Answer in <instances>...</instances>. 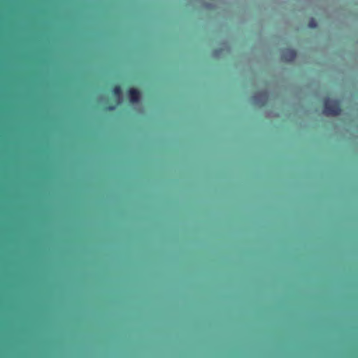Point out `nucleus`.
Masks as SVG:
<instances>
[{
	"label": "nucleus",
	"instance_id": "obj_7",
	"mask_svg": "<svg viewBox=\"0 0 358 358\" xmlns=\"http://www.w3.org/2000/svg\"><path fill=\"white\" fill-rule=\"evenodd\" d=\"M108 109H109V110H113V109H114V106H110V107L108 108Z\"/></svg>",
	"mask_w": 358,
	"mask_h": 358
},
{
	"label": "nucleus",
	"instance_id": "obj_4",
	"mask_svg": "<svg viewBox=\"0 0 358 358\" xmlns=\"http://www.w3.org/2000/svg\"><path fill=\"white\" fill-rule=\"evenodd\" d=\"M129 101L132 103H138L141 98V92L136 88H130L128 90Z\"/></svg>",
	"mask_w": 358,
	"mask_h": 358
},
{
	"label": "nucleus",
	"instance_id": "obj_2",
	"mask_svg": "<svg viewBox=\"0 0 358 358\" xmlns=\"http://www.w3.org/2000/svg\"><path fill=\"white\" fill-rule=\"evenodd\" d=\"M296 57V52L291 48H285L282 51L281 57L283 61L291 62H293Z\"/></svg>",
	"mask_w": 358,
	"mask_h": 358
},
{
	"label": "nucleus",
	"instance_id": "obj_5",
	"mask_svg": "<svg viewBox=\"0 0 358 358\" xmlns=\"http://www.w3.org/2000/svg\"><path fill=\"white\" fill-rule=\"evenodd\" d=\"M112 92H113V94H115L117 96H121L122 94V88H121L120 85H115L113 87Z\"/></svg>",
	"mask_w": 358,
	"mask_h": 358
},
{
	"label": "nucleus",
	"instance_id": "obj_1",
	"mask_svg": "<svg viewBox=\"0 0 358 358\" xmlns=\"http://www.w3.org/2000/svg\"><path fill=\"white\" fill-rule=\"evenodd\" d=\"M323 113L329 115H338L341 112V103L338 100H331L329 97H326L323 101Z\"/></svg>",
	"mask_w": 358,
	"mask_h": 358
},
{
	"label": "nucleus",
	"instance_id": "obj_6",
	"mask_svg": "<svg viewBox=\"0 0 358 358\" xmlns=\"http://www.w3.org/2000/svg\"><path fill=\"white\" fill-rule=\"evenodd\" d=\"M317 23L314 18H311L308 22V27L310 28H316Z\"/></svg>",
	"mask_w": 358,
	"mask_h": 358
},
{
	"label": "nucleus",
	"instance_id": "obj_3",
	"mask_svg": "<svg viewBox=\"0 0 358 358\" xmlns=\"http://www.w3.org/2000/svg\"><path fill=\"white\" fill-rule=\"evenodd\" d=\"M268 93L266 92L262 91L257 93L253 96L254 102L260 106H264L268 100Z\"/></svg>",
	"mask_w": 358,
	"mask_h": 358
}]
</instances>
